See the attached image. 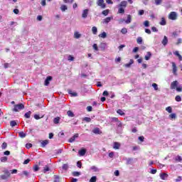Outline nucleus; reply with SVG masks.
Returning a JSON list of instances; mask_svg holds the SVG:
<instances>
[{
    "label": "nucleus",
    "mask_w": 182,
    "mask_h": 182,
    "mask_svg": "<svg viewBox=\"0 0 182 182\" xmlns=\"http://www.w3.org/2000/svg\"><path fill=\"white\" fill-rule=\"evenodd\" d=\"M134 63V60L133 59H131L129 60V63H127L124 65L125 68H130L132 66V65H133Z\"/></svg>",
    "instance_id": "2eb2a0df"
},
{
    "label": "nucleus",
    "mask_w": 182,
    "mask_h": 182,
    "mask_svg": "<svg viewBox=\"0 0 182 182\" xmlns=\"http://www.w3.org/2000/svg\"><path fill=\"white\" fill-rule=\"evenodd\" d=\"M92 32L93 35H97V27L93 26L92 28Z\"/></svg>",
    "instance_id": "5701e85b"
},
{
    "label": "nucleus",
    "mask_w": 182,
    "mask_h": 182,
    "mask_svg": "<svg viewBox=\"0 0 182 182\" xmlns=\"http://www.w3.org/2000/svg\"><path fill=\"white\" fill-rule=\"evenodd\" d=\"M181 180H182V177H181V176H178V177L176 179V182H180V181H181Z\"/></svg>",
    "instance_id": "774afa93"
},
{
    "label": "nucleus",
    "mask_w": 182,
    "mask_h": 182,
    "mask_svg": "<svg viewBox=\"0 0 182 182\" xmlns=\"http://www.w3.org/2000/svg\"><path fill=\"white\" fill-rule=\"evenodd\" d=\"M80 174V172H78V171H74L73 173V176H74L75 177L79 176Z\"/></svg>",
    "instance_id": "09e8293b"
},
{
    "label": "nucleus",
    "mask_w": 182,
    "mask_h": 182,
    "mask_svg": "<svg viewBox=\"0 0 182 182\" xmlns=\"http://www.w3.org/2000/svg\"><path fill=\"white\" fill-rule=\"evenodd\" d=\"M168 19L176 21L177 19V13H176V11L171 12L168 15Z\"/></svg>",
    "instance_id": "f03ea898"
},
{
    "label": "nucleus",
    "mask_w": 182,
    "mask_h": 182,
    "mask_svg": "<svg viewBox=\"0 0 182 182\" xmlns=\"http://www.w3.org/2000/svg\"><path fill=\"white\" fill-rule=\"evenodd\" d=\"M3 173H4L5 176H6L7 177H11V172L8 169H5L4 171H3Z\"/></svg>",
    "instance_id": "412c9836"
},
{
    "label": "nucleus",
    "mask_w": 182,
    "mask_h": 182,
    "mask_svg": "<svg viewBox=\"0 0 182 182\" xmlns=\"http://www.w3.org/2000/svg\"><path fill=\"white\" fill-rule=\"evenodd\" d=\"M43 171H44V173H46V171H49V167H48V166H45Z\"/></svg>",
    "instance_id": "338daca9"
},
{
    "label": "nucleus",
    "mask_w": 182,
    "mask_h": 182,
    "mask_svg": "<svg viewBox=\"0 0 182 182\" xmlns=\"http://www.w3.org/2000/svg\"><path fill=\"white\" fill-rule=\"evenodd\" d=\"M75 0H63L64 4H73Z\"/></svg>",
    "instance_id": "c03bdc74"
},
{
    "label": "nucleus",
    "mask_w": 182,
    "mask_h": 182,
    "mask_svg": "<svg viewBox=\"0 0 182 182\" xmlns=\"http://www.w3.org/2000/svg\"><path fill=\"white\" fill-rule=\"evenodd\" d=\"M176 161H178V163H181L182 161V157L181 156H177L175 157Z\"/></svg>",
    "instance_id": "a878e982"
},
{
    "label": "nucleus",
    "mask_w": 182,
    "mask_h": 182,
    "mask_svg": "<svg viewBox=\"0 0 182 182\" xmlns=\"http://www.w3.org/2000/svg\"><path fill=\"white\" fill-rule=\"evenodd\" d=\"M42 117H43V116H42L41 117H39V115L38 114H35L34 115V119H36V120H39V119H42Z\"/></svg>",
    "instance_id": "bf43d9fd"
},
{
    "label": "nucleus",
    "mask_w": 182,
    "mask_h": 182,
    "mask_svg": "<svg viewBox=\"0 0 182 182\" xmlns=\"http://www.w3.org/2000/svg\"><path fill=\"white\" fill-rule=\"evenodd\" d=\"M90 170H92V171H94L95 173L99 171V168H97L95 166H91Z\"/></svg>",
    "instance_id": "c756f323"
},
{
    "label": "nucleus",
    "mask_w": 182,
    "mask_h": 182,
    "mask_svg": "<svg viewBox=\"0 0 182 182\" xmlns=\"http://www.w3.org/2000/svg\"><path fill=\"white\" fill-rule=\"evenodd\" d=\"M102 15H105V16H107V15H109V10L108 9L104 10L102 11Z\"/></svg>",
    "instance_id": "a18cd8bd"
},
{
    "label": "nucleus",
    "mask_w": 182,
    "mask_h": 182,
    "mask_svg": "<svg viewBox=\"0 0 182 182\" xmlns=\"http://www.w3.org/2000/svg\"><path fill=\"white\" fill-rule=\"evenodd\" d=\"M87 15H89V9H86L83 10L82 17L84 19H86V18H87Z\"/></svg>",
    "instance_id": "39448f33"
},
{
    "label": "nucleus",
    "mask_w": 182,
    "mask_h": 182,
    "mask_svg": "<svg viewBox=\"0 0 182 182\" xmlns=\"http://www.w3.org/2000/svg\"><path fill=\"white\" fill-rule=\"evenodd\" d=\"M133 150H134V151H136L137 150H140V146H133Z\"/></svg>",
    "instance_id": "e2e57ef3"
},
{
    "label": "nucleus",
    "mask_w": 182,
    "mask_h": 182,
    "mask_svg": "<svg viewBox=\"0 0 182 182\" xmlns=\"http://www.w3.org/2000/svg\"><path fill=\"white\" fill-rule=\"evenodd\" d=\"M166 112H168V113H171V112H173V109L171 108V107H167L166 108Z\"/></svg>",
    "instance_id": "49530a36"
},
{
    "label": "nucleus",
    "mask_w": 182,
    "mask_h": 182,
    "mask_svg": "<svg viewBox=\"0 0 182 182\" xmlns=\"http://www.w3.org/2000/svg\"><path fill=\"white\" fill-rule=\"evenodd\" d=\"M6 147H8V144H6V142L3 143L1 145V149H6Z\"/></svg>",
    "instance_id": "864d4df0"
},
{
    "label": "nucleus",
    "mask_w": 182,
    "mask_h": 182,
    "mask_svg": "<svg viewBox=\"0 0 182 182\" xmlns=\"http://www.w3.org/2000/svg\"><path fill=\"white\" fill-rule=\"evenodd\" d=\"M136 42L137 43H139V45H141V43H143V38H141V37H139L136 39Z\"/></svg>",
    "instance_id": "2f4dec72"
},
{
    "label": "nucleus",
    "mask_w": 182,
    "mask_h": 182,
    "mask_svg": "<svg viewBox=\"0 0 182 182\" xmlns=\"http://www.w3.org/2000/svg\"><path fill=\"white\" fill-rule=\"evenodd\" d=\"M112 19H113V17H107L103 20V23L107 24L109 22H110V21H112Z\"/></svg>",
    "instance_id": "dca6fc26"
},
{
    "label": "nucleus",
    "mask_w": 182,
    "mask_h": 182,
    "mask_svg": "<svg viewBox=\"0 0 182 182\" xmlns=\"http://www.w3.org/2000/svg\"><path fill=\"white\" fill-rule=\"evenodd\" d=\"M10 125L11 126V127H14V126H16V122L11 121Z\"/></svg>",
    "instance_id": "6e6d98bb"
},
{
    "label": "nucleus",
    "mask_w": 182,
    "mask_h": 182,
    "mask_svg": "<svg viewBox=\"0 0 182 182\" xmlns=\"http://www.w3.org/2000/svg\"><path fill=\"white\" fill-rule=\"evenodd\" d=\"M92 48L95 50H99V48L97 47V44H96V43L93 44Z\"/></svg>",
    "instance_id": "052dcab7"
},
{
    "label": "nucleus",
    "mask_w": 182,
    "mask_h": 182,
    "mask_svg": "<svg viewBox=\"0 0 182 182\" xmlns=\"http://www.w3.org/2000/svg\"><path fill=\"white\" fill-rule=\"evenodd\" d=\"M68 93H69V95H72L74 97L77 96V92H72V90H68Z\"/></svg>",
    "instance_id": "ea45409f"
},
{
    "label": "nucleus",
    "mask_w": 182,
    "mask_h": 182,
    "mask_svg": "<svg viewBox=\"0 0 182 182\" xmlns=\"http://www.w3.org/2000/svg\"><path fill=\"white\" fill-rule=\"evenodd\" d=\"M144 25L146 26V28H149V26H150V22L149 21H145L144 22Z\"/></svg>",
    "instance_id": "a19ab883"
},
{
    "label": "nucleus",
    "mask_w": 182,
    "mask_h": 182,
    "mask_svg": "<svg viewBox=\"0 0 182 182\" xmlns=\"http://www.w3.org/2000/svg\"><path fill=\"white\" fill-rule=\"evenodd\" d=\"M151 57V53L147 52L146 55H145V60H149Z\"/></svg>",
    "instance_id": "393cba45"
},
{
    "label": "nucleus",
    "mask_w": 182,
    "mask_h": 182,
    "mask_svg": "<svg viewBox=\"0 0 182 182\" xmlns=\"http://www.w3.org/2000/svg\"><path fill=\"white\" fill-rule=\"evenodd\" d=\"M152 87H154V89L155 90H159V86L157 85V84L153 83V84H152Z\"/></svg>",
    "instance_id": "3c124183"
},
{
    "label": "nucleus",
    "mask_w": 182,
    "mask_h": 182,
    "mask_svg": "<svg viewBox=\"0 0 182 182\" xmlns=\"http://www.w3.org/2000/svg\"><path fill=\"white\" fill-rule=\"evenodd\" d=\"M117 112L118 114H120V116H124V112L122 109H118Z\"/></svg>",
    "instance_id": "37998d69"
},
{
    "label": "nucleus",
    "mask_w": 182,
    "mask_h": 182,
    "mask_svg": "<svg viewBox=\"0 0 182 182\" xmlns=\"http://www.w3.org/2000/svg\"><path fill=\"white\" fill-rule=\"evenodd\" d=\"M167 43H168V39L167 38V36H165L162 41V45H164V46H166V45H167Z\"/></svg>",
    "instance_id": "4468645a"
},
{
    "label": "nucleus",
    "mask_w": 182,
    "mask_h": 182,
    "mask_svg": "<svg viewBox=\"0 0 182 182\" xmlns=\"http://www.w3.org/2000/svg\"><path fill=\"white\" fill-rule=\"evenodd\" d=\"M117 130L120 133V132H122V130H123V124H122V122H118L117 123Z\"/></svg>",
    "instance_id": "1a4fd4ad"
},
{
    "label": "nucleus",
    "mask_w": 182,
    "mask_h": 182,
    "mask_svg": "<svg viewBox=\"0 0 182 182\" xmlns=\"http://www.w3.org/2000/svg\"><path fill=\"white\" fill-rule=\"evenodd\" d=\"M118 14H124V9H123V7H119Z\"/></svg>",
    "instance_id": "79ce46f5"
},
{
    "label": "nucleus",
    "mask_w": 182,
    "mask_h": 182,
    "mask_svg": "<svg viewBox=\"0 0 182 182\" xmlns=\"http://www.w3.org/2000/svg\"><path fill=\"white\" fill-rule=\"evenodd\" d=\"M143 141H144V137H139L138 138V144H141V143H143Z\"/></svg>",
    "instance_id": "7c9ffc66"
},
{
    "label": "nucleus",
    "mask_w": 182,
    "mask_h": 182,
    "mask_svg": "<svg viewBox=\"0 0 182 182\" xmlns=\"http://www.w3.org/2000/svg\"><path fill=\"white\" fill-rule=\"evenodd\" d=\"M78 154L80 156H83L86 154V149H82L78 151Z\"/></svg>",
    "instance_id": "f8f14e48"
},
{
    "label": "nucleus",
    "mask_w": 182,
    "mask_h": 182,
    "mask_svg": "<svg viewBox=\"0 0 182 182\" xmlns=\"http://www.w3.org/2000/svg\"><path fill=\"white\" fill-rule=\"evenodd\" d=\"M31 114H32V112L29 111L24 114V117L26 119H29V117H31Z\"/></svg>",
    "instance_id": "cd10ccee"
},
{
    "label": "nucleus",
    "mask_w": 182,
    "mask_h": 182,
    "mask_svg": "<svg viewBox=\"0 0 182 182\" xmlns=\"http://www.w3.org/2000/svg\"><path fill=\"white\" fill-rule=\"evenodd\" d=\"M99 38H102V39H105V38H107V33H106V32H103L102 33L99 35Z\"/></svg>",
    "instance_id": "b1692460"
},
{
    "label": "nucleus",
    "mask_w": 182,
    "mask_h": 182,
    "mask_svg": "<svg viewBox=\"0 0 182 182\" xmlns=\"http://www.w3.org/2000/svg\"><path fill=\"white\" fill-rule=\"evenodd\" d=\"M77 166L79 168H82V162L77 161Z\"/></svg>",
    "instance_id": "0e129e2a"
},
{
    "label": "nucleus",
    "mask_w": 182,
    "mask_h": 182,
    "mask_svg": "<svg viewBox=\"0 0 182 182\" xmlns=\"http://www.w3.org/2000/svg\"><path fill=\"white\" fill-rule=\"evenodd\" d=\"M126 6H127V1H122L119 4V7H121V8H126Z\"/></svg>",
    "instance_id": "f3484780"
},
{
    "label": "nucleus",
    "mask_w": 182,
    "mask_h": 182,
    "mask_svg": "<svg viewBox=\"0 0 182 182\" xmlns=\"http://www.w3.org/2000/svg\"><path fill=\"white\" fill-rule=\"evenodd\" d=\"M176 114H171L169 115V119H176Z\"/></svg>",
    "instance_id": "5fc2aeb1"
},
{
    "label": "nucleus",
    "mask_w": 182,
    "mask_h": 182,
    "mask_svg": "<svg viewBox=\"0 0 182 182\" xmlns=\"http://www.w3.org/2000/svg\"><path fill=\"white\" fill-rule=\"evenodd\" d=\"M160 25H161L162 26H164V25H166L167 23V22L166 21V18H164V17H162L161 18V21H160Z\"/></svg>",
    "instance_id": "6ab92c4d"
},
{
    "label": "nucleus",
    "mask_w": 182,
    "mask_h": 182,
    "mask_svg": "<svg viewBox=\"0 0 182 182\" xmlns=\"http://www.w3.org/2000/svg\"><path fill=\"white\" fill-rule=\"evenodd\" d=\"M1 180H7L9 178L6 175H1Z\"/></svg>",
    "instance_id": "4d7b16f0"
},
{
    "label": "nucleus",
    "mask_w": 182,
    "mask_h": 182,
    "mask_svg": "<svg viewBox=\"0 0 182 182\" xmlns=\"http://www.w3.org/2000/svg\"><path fill=\"white\" fill-rule=\"evenodd\" d=\"M67 114L69 117H75V114L72 111H68Z\"/></svg>",
    "instance_id": "c85d7f7f"
},
{
    "label": "nucleus",
    "mask_w": 182,
    "mask_h": 182,
    "mask_svg": "<svg viewBox=\"0 0 182 182\" xmlns=\"http://www.w3.org/2000/svg\"><path fill=\"white\" fill-rule=\"evenodd\" d=\"M68 60H69L70 62H73V60H75V57L72 55H68Z\"/></svg>",
    "instance_id": "e433bc0d"
},
{
    "label": "nucleus",
    "mask_w": 182,
    "mask_h": 182,
    "mask_svg": "<svg viewBox=\"0 0 182 182\" xmlns=\"http://www.w3.org/2000/svg\"><path fill=\"white\" fill-rule=\"evenodd\" d=\"M24 107H25V106H23V104L16 105H14L13 112H19V110H22L23 109H24Z\"/></svg>",
    "instance_id": "f257e3e1"
},
{
    "label": "nucleus",
    "mask_w": 182,
    "mask_h": 182,
    "mask_svg": "<svg viewBox=\"0 0 182 182\" xmlns=\"http://www.w3.org/2000/svg\"><path fill=\"white\" fill-rule=\"evenodd\" d=\"M97 181V178L96 176H92L90 179V182H96Z\"/></svg>",
    "instance_id": "4c0bfd02"
},
{
    "label": "nucleus",
    "mask_w": 182,
    "mask_h": 182,
    "mask_svg": "<svg viewBox=\"0 0 182 182\" xmlns=\"http://www.w3.org/2000/svg\"><path fill=\"white\" fill-rule=\"evenodd\" d=\"M175 100H176V102H181V97H180V95H177L175 97Z\"/></svg>",
    "instance_id": "603ef678"
},
{
    "label": "nucleus",
    "mask_w": 182,
    "mask_h": 182,
    "mask_svg": "<svg viewBox=\"0 0 182 182\" xmlns=\"http://www.w3.org/2000/svg\"><path fill=\"white\" fill-rule=\"evenodd\" d=\"M121 33H122L123 35H126V33H127V28H123L121 30Z\"/></svg>",
    "instance_id": "f704fd0d"
},
{
    "label": "nucleus",
    "mask_w": 182,
    "mask_h": 182,
    "mask_svg": "<svg viewBox=\"0 0 182 182\" xmlns=\"http://www.w3.org/2000/svg\"><path fill=\"white\" fill-rule=\"evenodd\" d=\"M98 6H100L102 9L106 8V4H105V0H98L97 1Z\"/></svg>",
    "instance_id": "7ed1b4c3"
},
{
    "label": "nucleus",
    "mask_w": 182,
    "mask_h": 182,
    "mask_svg": "<svg viewBox=\"0 0 182 182\" xmlns=\"http://www.w3.org/2000/svg\"><path fill=\"white\" fill-rule=\"evenodd\" d=\"M60 120V117H55L54 119L53 122H54L55 124H58L59 123Z\"/></svg>",
    "instance_id": "c9c22d12"
},
{
    "label": "nucleus",
    "mask_w": 182,
    "mask_h": 182,
    "mask_svg": "<svg viewBox=\"0 0 182 182\" xmlns=\"http://www.w3.org/2000/svg\"><path fill=\"white\" fill-rule=\"evenodd\" d=\"M176 90V92H182V87H177L175 88Z\"/></svg>",
    "instance_id": "69168bd1"
},
{
    "label": "nucleus",
    "mask_w": 182,
    "mask_h": 182,
    "mask_svg": "<svg viewBox=\"0 0 182 182\" xmlns=\"http://www.w3.org/2000/svg\"><path fill=\"white\" fill-rule=\"evenodd\" d=\"M138 15L141 16V15H144V10H139L138 12Z\"/></svg>",
    "instance_id": "13d9d810"
},
{
    "label": "nucleus",
    "mask_w": 182,
    "mask_h": 182,
    "mask_svg": "<svg viewBox=\"0 0 182 182\" xmlns=\"http://www.w3.org/2000/svg\"><path fill=\"white\" fill-rule=\"evenodd\" d=\"M18 136H19V137H25L26 136V134H25V133H23V132H19Z\"/></svg>",
    "instance_id": "680f3d73"
},
{
    "label": "nucleus",
    "mask_w": 182,
    "mask_h": 182,
    "mask_svg": "<svg viewBox=\"0 0 182 182\" xmlns=\"http://www.w3.org/2000/svg\"><path fill=\"white\" fill-rule=\"evenodd\" d=\"M163 0H155L156 5H161Z\"/></svg>",
    "instance_id": "8fccbe9b"
},
{
    "label": "nucleus",
    "mask_w": 182,
    "mask_h": 182,
    "mask_svg": "<svg viewBox=\"0 0 182 182\" xmlns=\"http://www.w3.org/2000/svg\"><path fill=\"white\" fill-rule=\"evenodd\" d=\"M68 168H69V165L65 164L63 165V170H68Z\"/></svg>",
    "instance_id": "de8ad7c7"
},
{
    "label": "nucleus",
    "mask_w": 182,
    "mask_h": 182,
    "mask_svg": "<svg viewBox=\"0 0 182 182\" xmlns=\"http://www.w3.org/2000/svg\"><path fill=\"white\" fill-rule=\"evenodd\" d=\"M173 54H174L176 56H178L179 60H182V56H181V55H180V53H178V51H175V52H173Z\"/></svg>",
    "instance_id": "4be33fe9"
},
{
    "label": "nucleus",
    "mask_w": 182,
    "mask_h": 182,
    "mask_svg": "<svg viewBox=\"0 0 182 182\" xmlns=\"http://www.w3.org/2000/svg\"><path fill=\"white\" fill-rule=\"evenodd\" d=\"M80 36H82V35H80V33H79V32H75L74 38H75V39H79V38H80Z\"/></svg>",
    "instance_id": "bb28decb"
},
{
    "label": "nucleus",
    "mask_w": 182,
    "mask_h": 182,
    "mask_svg": "<svg viewBox=\"0 0 182 182\" xmlns=\"http://www.w3.org/2000/svg\"><path fill=\"white\" fill-rule=\"evenodd\" d=\"M40 143H41V147H46V146H48V144H49V140L46 139L43 141H40Z\"/></svg>",
    "instance_id": "20e7f679"
},
{
    "label": "nucleus",
    "mask_w": 182,
    "mask_h": 182,
    "mask_svg": "<svg viewBox=\"0 0 182 182\" xmlns=\"http://www.w3.org/2000/svg\"><path fill=\"white\" fill-rule=\"evenodd\" d=\"M172 68L173 75H177V65H176V63H172Z\"/></svg>",
    "instance_id": "9d476101"
},
{
    "label": "nucleus",
    "mask_w": 182,
    "mask_h": 182,
    "mask_svg": "<svg viewBox=\"0 0 182 182\" xmlns=\"http://www.w3.org/2000/svg\"><path fill=\"white\" fill-rule=\"evenodd\" d=\"M92 133H95V134H100V133H102V132L100 131V129L99 128H95L92 130Z\"/></svg>",
    "instance_id": "a211bd4d"
},
{
    "label": "nucleus",
    "mask_w": 182,
    "mask_h": 182,
    "mask_svg": "<svg viewBox=\"0 0 182 182\" xmlns=\"http://www.w3.org/2000/svg\"><path fill=\"white\" fill-rule=\"evenodd\" d=\"M160 178L161 180H167V178H168V174L166 173H160Z\"/></svg>",
    "instance_id": "0eeeda50"
},
{
    "label": "nucleus",
    "mask_w": 182,
    "mask_h": 182,
    "mask_svg": "<svg viewBox=\"0 0 182 182\" xmlns=\"http://www.w3.org/2000/svg\"><path fill=\"white\" fill-rule=\"evenodd\" d=\"M53 182H60L59 180V176L58 175L54 176V181Z\"/></svg>",
    "instance_id": "58836bf2"
},
{
    "label": "nucleus",
    "mask_w": 182,
    "mask_h": 182,
    "mask_svg": "<svg viewBox=\"0 0 182 182\" xmlns=\"http://www.w3.org/2000/svg\"><path fill=\"white\" fill-rule=\"evenodd\" d=\"M51 80H52V76H48L44 82L45 86H48Z\"/></svg>",
    "instance_id": "6e6552de"
},
{
    "label": "nucleus",
    "mask_w": 182,
    "mask_h": 182,
    "mask_svg": "<svg viewBox=\"0 0 182 182\" xmlns=\"http://www.w3.org/2000/svg\"><path fill=\"white\" fill-rule=\"evenodd\" d=\"M84 122H86L87 123H90L92 122V119L90 117H85L83 118Z\"/></svg>",
    "instance_id": "72a5a7b5"
},
{
    "label": "nucleus",
    "mask_w": 182,
    "mask_h": 182,
    "mask_svg": "<svg viewBox=\"0 0 182 182\" xmlns=\"http://www.w3.org/2000/svg\"><path fill=\"white\" fill-rule=\"evenodd\" d=\"M125 23H132V16L130 14L127 16V20H125Z\"/></svg>",
    "instance_id": "9b49d317"
},
{
    "label": "nucleus",
    "mask_w": 182,
    "mask_h": 182,
    "mask_svg": "<svg viewBox=\"0 0 182 182\" xmlns=\"http://www.w3.org/2000/svg\"><path fill=\"white\" fill-rule=\"evenodd\" d=\"M178 86V81L176 80L171 82V89H176Z\"/></svg>",
    "instance_id": "423d86ee"
},
{
    "label": "nucleus",
    "mask_w": 182,
    "mask_h": 182,
    "mask_svg": "<svg viewBox=\"0 0 182 182\" xmlns=\"http://www.w3.org/2000/svg\"><path fill=\"white\" fill-rule=\"evenodd\" d=\"M113 149H114V150H119L120 149V144L119 142H114Z\"/></svg>",
    "instance_id": "ddd939ff"
},
{
    "label": "nucleus",
    "mask_w": 182,
    "mask_h": 182,
    "mask_svg": "<svg viewBox=\"0 0 182 182\" xmlns=\"http://www.w3.org/2000/svg\"><path fill=\"white\" fill-rule=\"evenodd\" d=\"M1 163H6V161H8V157H6V156L1 157Z\"/></svg>",
    "instance_id": "473e14b6"
},
{
    "label": "nucleus",
    "mask_w": 182,
    "mask_h": 182,
    "mask_svg": "<svg viewBox=\"0 0 182 182\" xmlns=\"http://www.w3.org/2000/svg\"><path fill=\"white\" fill-rule=\"evenodd\" d=\"M60 9H61L62 12H65V11H68V6L65 5V4H62L60 6Z\"/></svg>",
    "instance_id": "aec40b11"
}]
</instances>
